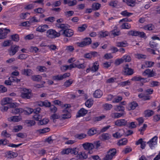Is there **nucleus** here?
<instances>
[{
  "mask_svg": "<svg viewBox=\"0 0 160 160\" xmlns=\"http://www.w3.org/2000/svg\"><path fill=\"white\" fill-rule=\"evenodd\" d=\"M21 96L24 99H30L32 97L31 91L26 88H23L21 92Z\"/></svg>",
  "mask_w": 160,
  "mask_h": 160,
  "instance_id": "423d86ee",
  "label": "nucleus"
},
{
  "mask_svg": "<svg viewBox=\"0 0 160 160\" xmlns=\"http://www.w3.org/2000/svg\"><path fill=\"white\" fill-rule=\"evenodd\" d=\"M52 79L54 80L57 81L61 80L63 79L62 75H59L53 76L52 77Z\"/></svg>",
  "mask_w": 160,
  "mask_h": 160,
  "instance_id": "13d9d810",
  "label": "nucleus"
},
{
  "mask_svg": "<svg viewBox=\"0 0 160 160\" xmlns=\"http://www.w3.org/2000/svg\"><path fill=\"white\" fill-rule=\"evenodd\" d=\"M99 65L98 62H96L93 63L91 68V71L92 72H95L98 71L99 68Z\"/></svg>",
  "mask_w": 160,
  "mask_h": 160,
  "instance_id": "a878e982",
  "label": "nucleus"
},
{
  "mask_svg": "<svg viewBox=\"0 0 160 160\" xmlns=\"http://www.w3.org/2000/svg\"><path fill=\"white\" fill-rule=\"evenodd\" d=\"M103 106L104 108L107 110H110L112 107V105L108 103H105L103 104Z\"/></svg>",
  "mask_w": 160,
  "mask_h": 160,
  "instance_id": "4d7b16f0",
  "label": "nucleus"
},
{
  "mask_svg": "<svg viewBox=\"0 0 160 160\" xmlns=\"http://www.w3.org/2000/svg\"><path fill=\"white\" fill-rule=\"evenodd\" d=\"M126 114L125 112H123L122 113L114 112L111 114V116L112 118H118L124 116Z\"/></svg>",
  "mask_w": 160,
  "mask_h": 160,
  "instance_id": "b1692460",
  "label": "nucleus"
},
{
  "mask_svg": "<svg viewBox=\"0 0 160 160\" xmlns=\"http://www.w3.org/2000/svg\"><path fill=\"white\" fill-rule=\"evenodd\" d=\"M92 100L91 99H89L87 100L85 103V105L88 108H90L93 105Z\"/></svg>",
  "mask_w": 160,
  "mask_h": 160,
  "instance_id": "a18cd8bd",
  "label": "nucleus"
},
{
  "mask_svg": "<svg viewBox=\"0 0 160 160\" xmlns=\"http://www.w3.org/2000/svg\"><path fill=\"white\" fill-rule=\"evenodd\" d=\"M32 71L30 69H24L22 70V74L27 76H30L32 73Z\"/></svg>",
  "mask_w": 160,
  "mask_h": 160,
  "instance_id": "cd10ccee",
  "label": "nucleus"
},
{
  "mask_svg": "<svg viewBox=\"0 0 160 160\" xmlns=\"http://www.w3.org/2000/svg\"><path fill=\"white\" fill-rule=\"evenodd\" d=\"M137 123L135 122H130L128 121L127 127L130 128H134L136 127Z\"/></svg>",
  "mask_w": 160,
  "mask_h": 160,
  "instance_id": "a19ab883",
  "label": "nucleus"
},
{
  "mask_svg": "<svg viewBox=\"0 0 160 160\" xmlns=\"http://www.w3.org/2000/svg\"><path fill=\"white\" fill-rule=\"evenodd\" d=\"M139 34H140V32L136 31L131 30L128 33V35L132 36H137Z\"/></svg>",
  "mask_w": 160,
  "mask_h": 160,
  "instance_id": "f704fd0d",
  "label": "nucleus"
},
{
  "mask_svg": "<svg viewBox=\"0 0 160 160\" xmlns=\"http://www.w3.org/2000/svg\"><path fill=\"white\" fill-rule=\"evenodd\" d=\"M18 103L16 102L12 103L10 104V108H12L11 110V112L14 114L22 113L24 112H26V110H24L22 108H16V107L17 106Z\"/></svg>",
  "mask_w": 160,
  "mask_h": 160,
  "instance_id": "f257e3e1",
  "label": "nucleus"
},
{
  "mask_svg": "<svg viewBox=\"0 0 160 160\" xmlns=\"http://www.w3.org/2000/svg\"><path fill=\"white\" fill-rule=\"evenodd\" d=\"M123 71L124 74L125 75H131L134 73L133 69L129 68L128 64H126L124 67Z\"/></svg>",
  "mask_w": 160,
  "mask_h": 160,
  "instance_id": "6e6552de",
  "label": "nucleus"
},
{
  "mask_svg": "<svg viewBox=\"0 0 160 160\" xmlns=\"http://www.w3.org/2000/svg\"><path fill=\"white\" fill-rule=\"evenodd\" d=\"M21 119L20 117L18 116H14L10 117L9 118V121L11 122H17L19 121Z\"/></svg>",
  "mask_w": 160,
  "mask_h": 160,
  "instance_id": "c756f323",
  "label": "nucleus"
},
{
  "mask_svg": "<svg viewBox=\"0 0 160 160\" xmlns=\"http://www.w3.org/2000/svg\"><path fill=\"white\" fill-rule=\"evenodd\" d=\"M42 78V77L40 75H34L32 77V79L34 81H39Z\"/></svg>",
  "mask_w": 160,
  "mask_h": 160,
  "instance_id": "8fccbe9b",
  "label": "nucleus"
},
{
  "mask_svg": "<svg viewBox=\"0 0 160 160\" xmlns=\"http://www.w3.org/2000/svg\"><path fill=\"white\" fill-rule=\"evenodd\" d=\"M92 41H83L81 42H78L77 43V46L80 47H83L85 46L89 45L91 44Z\"/></svg>",
  "mask_w": 160,
  "mask_h": 160,
  "instance_id": "4be33fe9",
  "label": "nucleus"
},
{
  "mask_svg": "<svg viewBox=\"0 0 160 160\" xmlns=\"http://www.w3.org/2000/svg\"><path fill=\"white\" fill-rule=\"evenodd\" d=\"M132 150V149L130 147L127 146L124 150H123V152L125 154H127L131 152Z\"/></svg>",
  "mask_w": 160,
  "mask_h": 160,
  "instance_id": "774afa93",
  "label": "nucleus"
},
{
  "mask_svg": "<svg viewBox=\"0 0 160 160\" xmlns=\"http://www.w3.org/2000/svg\"><path fill=\"white\" fill-rule=\"evenodd\" d=\"M158 138L157 136H155L147 142V143L149 145L151 149H153L154 146L157 144Z\"/></svg>",
  "mask_w": 160,
  "mask_h": 160,
  "instance_id": "1a4fd4ad",
  "label": "nucleus"
},
{
  "mask_svg": "<svg viewBox=\"0 0 160 160\" xmlns=\"http://www.w3.org/2000/svg\"><path fill=\"white\" fill-rule=\"evenodd\" d=\"M144 113L145 117H150L154 114V112L152 110H147L145 111Z\"/></svg>",
  "mask_w": 160,
  "mask_h": 160,
  "instance_id": "2f4dec72",
  "label": "nucleus"
},
{
  "mask_svg": "<svg viewBox=\"0 0 160 160\" xmlns=\"http://www.w3.org/2000/svg\"><path fill=\"white\" fill-rule=\"evenodd\" d=\"M115 110L117 111H124V107L122 106L117 105L115 108Z\"/></svg>",
  "mask_w": 160,
  "mask_h": 160,
  "instance_id": "052dcab7",
  "label": "nucleus"
},
{
  "mask_svg": "<svg viewBox=\"0 0 160 160\" xmlns=\"http://www.w3.org/2000/svg\"><path fill=\"white\" fill-rule=\"evenodd\" d=\"M19 48V47L18 46L16 45L11 46L10 50H8L9 55L11 56L15 55L18 51Z\"/></svg>",
  "mask_w": 160,
  "mask_h": 160,
  "instance_id": "9d476101",
  "label": "nucleus"
},
{
  "mask_svg": "<svg viewBox=\"0 0 160 160\" xmlns=\"http://www.w3.org/2000/svg\"><path fill=\"white\" fill-rule=\"evenodd\" d=\"M128 45V43L125 41L124 42H117L116 43V46L118 47H126Z\"/></svg>",
  "mask_w": 160,
  "mask_h": 160,
  "instance_id": "c03bdc74",
  "label": "nucleus"
},
{
  "mask_svg": "<svg viewBox=\"0 0 160 160\" xmlns=\"http://www.w3.org/2000/svg\"><path fill=\"white\" fill-rule=\"evenodd\" d=\"M78 159L83 160L88 158V155L84 152H80L76 156Z\"/></svg>",
  "mask_w": 160,
  "mask_h": 160,
  "instance_id": "aec40b11",
  "label": "nucleus"
},
{
  "mask_svg": "<svg viewBox=\"0 0 160 160\" xmlns=\"http://www.w3.org/2000/svg\"><path fill=\"white\" fill-rule=\"evenodd\" d=\"M116 153L115 148H111L107 152V154L103 158V160H111Z\"/></svg>",
  "mask_w": 160,
  "mask_h": 160,
  "instance_id": "7ed1b4c3",
  "label": "nucleus"
},
{
  "mask_svg": "<svg viewBox=\"0 0 160 160\" xmlns=\"http://www.w3.org/2000/svg\"><path fill=\"white\" fill-rule=\"evenodd\" d=\"M111 32H112V34L114 37L118 36L121 34L120 31L117 30L116 29H114L113 30H112Z\"/></svg>",
  "mask_w": 160,
  "mask_h": 160,
  "instance_id": "37998d69",
  "label": "nucleus"
},
{
  "mask_svg": "<svg viewBox=\"0 0 160 160\" xmlns=\"http://www.w3.org/2000/svg\"><path fill=\"white\" fill-rule=\"evenodd\" d=\"M1 136H3L4 137L9 138L11 136V134L8 133L6 130H4L2 132Z\"/></svg>",
  "mask_w": 160,
  "mask_h": 160,
  "instance_id": "bf43d9fd",
  "label": "nucleus"
},
{
  "mask_svg": "<svg viewBox=\"0 0 160 160\" xmlns=\"http://www.w3.org/2000/svg\"><path fill=\"white\" fill-rule=\"evenodd\" d=\"M150 45L151 48L155 49H157V47L158 46V43L156 42L152 41L150 42Z\"/></svg>",
  "mask_w": 160,
  "mask_h": 160,
  "instance_id": "de8ad7c7",
  "label": "nucleus"
},
{
  "mask_svg": "<svg viewBox=\"0 0 160 160\" xmlns=\"http://www.w3.org/2000/svg\"><path fill=\"white\" fill-rule=\"evenodd\" d=\"M96 134H99V130L96 128H92L89 129L88 132V134L89 136H92Z\"/></svg>",
  "mask_w": 160,
  "mask_h": 160,
  "instance_id": "a211bd4d",
  "label": "nucleus"
},
{
  "mask_svg": "<svg viewBox=\"0 0 160 160\" xmlns=\"http://www.w3.org/2000/svg\"><path fill=\"white\" fill-rule=\"evenodd\" d=\"M25 123L28 125V127H31L34 125L35 124V122L33 120H27L25 121Z\"/></svg>",
  "mask_w": 160,
  "mask_h": 160,
  "instance_id": "79ce46f5",
  "label": "nucleus"
},
{
  "mask_svg": "<svg viewBox=\"0 0 160 160\" xmlns=\"http://www.w3.org/2000/svg\"><path fill=\"white\" fill-rule=\"evenodd\" d=\"M48 28V26L47 25L44 24L43 25L39 26L37 28L36 30L40 32H43L46 31Z\"/></svg>",
  "mask_w": 160,
  "mask_h": 160,
  "instance_id": "412c9836",
  "label": "nucleus"
},
{
  "mask_svg": "<svg viewBox=\"0 0 160 160\" xmlns=\"http://www.w3.org/2000/svg\"><path fill=\"white\" fill-rule=\"evenodd\" d=\"M88 27L87 24H84L81 26L78 27V28L77 31L79 32H82L84 31Z\"/></svg>",
  "mask_w": 160,
  "mask_h": 160,
  "instance_id": "473e14b6",
  "label": "nucleus"
},
{
  "mask_svg": "<svg viewBox=\"0 0 160 160\" xmlns=\"http://www.w3.org/2000/svg\"><path fill=\"white\" fill-rule=\"evenodd\" d=\"M111 126L110 125H107L102 128L101 130H99V134L101 133H102L106 131Z\"/></svg>",
  "mask_w": 160,
  "mask_h": 160,
  "instance_id": "603ef678",
  "label": "nucleus"
},
{
  "mask_svg": "<svg viewBox=\"0 0 160 160\" xmlns=\"http://www.w3.org/2000/svg\"><path fill=\"white\" fill-rule=\"evenodd\" d=\"M142 74L144 76L147 75L148 77L149 78L153 77L156 75V73L153 70H151V69H146Z\"/></svg>",
  "mask_w": 160,
  "mask_h": 160,
  "instance_id": "4468645a",
  "label": "nucleus"
},
{
  "mask_svg": "<svg viewBox=\"0 0 160 160\" xmlns=\"http://www.w3.org/2000/svg\"><path fill=\"white\" fill-rule=\"evenodd\" d=\"M55 26L58 28L62 29L59 31L60 33L61 32H63L65 29L69 28L70 27L69 25L64 23H56Z\"/></svg>",
  "mask_w": 160,
  "mask_h": 160,
  "instance_id": "f8f14e48",
  "label": "nucleus"
},
{
  "mask_svg": "<svg viewBox=\"0 0 160 160\" xmlns=\"http://www.w3.org/2000/svg\"><path fill=\"white\" fill-rule=\"evenodd\" d=\"M74 14L73 11H69L65 12V15L66 17H70L72 16Z\"/></svg>",
  "mask_w": 160,
  "mask_h": 160,
  "instance_id": "0e129e2a",
  "label": "nucleus"
},
{
  "mask_svg": "<svg viewBox=\"0 0 160 160\" xmlns=\"http://www.w3.org/2000/svg\"><path fill=\"white\" fill-rule=\"evenodd\" d=\"M61 35L60 32H57L55 30L50 29L47 31V36L51 38H55L59 37Z\"/></svg>",
  "mask_w": 160,
  "mask_h": 160,
  "instance_id": "20e7f679",
  "label": "nucleus"
},
{
  "mask_svg": "<svg viewBox=\"0 0 160 160\" xmlns=\"http://www.w3.org/2000/svg\"><path fill=\"white\" fill-rule=\"evenodd\" d=\"M122 58L123 62H129L131 60V58L129 55H125L122 57Z\"/></svg>",
  "mask_w": 160,
  "mask_h": 160,
  "instance_id": "5fc2aeb1",
  "label": "nucleus"
},
{
  "mask_svg": "<svg viewBox=\"0 0 160 160\" xmlns=\"http://www.w3.org/2000/svg\"><path fill=\"white\" fill-rule=\"evenodd\" d=\"M115 123V125L118 127L126 126L127 127L128 121L125 119H120L117 120Z\"/></svg>",
  "mask_w": 160,
  "mask_h": 160,
  "instance_id": "9b49d317",
  "label": "nucleus"
},
{
  "mask_svg": "<svg viewBox=\"0 0 160 160\" xmlns=\"http://www.w3.org/2000/svg\"><path fill=\"white\" fill-rule=\"evenodd\" d=\"M73 31L72 30L68 28L63 31L62 35L64 37H70L73 35Z\"/></svg>",
  "mask_w": 160,
  "mask_h": 160,
  "instance_id": "ddd939ff",
  "label": "nucleus"
},
{
  "mask_svg": "<svg viewBox=\"0 0 160 160\" xmlns=\"http://www.w3.org/2000/svg\"><path fill=\"white\" fill-rule=\"evenodd\" d=\"M121 14L123 17H129L132 15L133 13L128 12L127 10H125L122 12H121Z\"/></svg>",
  "mask_w": 160,
  "mask_h": 160,
  "instance_id": "49530a36",
  "label": "nucleus"
},
{
  "mask_svg": "<svg viewBox=\"0 0 160 160\" xmlns=\"http://www.w3.org/2000/svg\"><path fill=\"white\" fill-rule=\"evenodd\" d=\"M10 32L9 29L1 28H0V39H4L6 38L7 34Z\"/></svg>",
  "mask_w": 160,
  "mask_h": 160,
  "instance_id": "0eeeda50",
  "label": "nucleus"
},
{
  "mask_svg": "<svg viewBox=\"0 0 160 160\" xmlns=\"http://www.w3.org/2000/svg\"><path fill=\"white\" fill-rule=\"evenodd\" d=\"M138 106V104L135 101L129 103L127 106V108L129 111L134 110Z\"/></svg>",
  "mask_w": 160,
  "mask_h": 160,
  "instance_id": "dca6fc26",
  "label": "nucleus"
},
{
  "mask_svg": "<svg viewBox=\"0 0 160 160\" xmlns=\"http://www.w3.org/2000/svg\"><path fill=\"white\" fill-rule=\"evenodd\" d=\"M78 151L79 149L77 148H69L63 150L61 152V153L62 154L70 153L71 154L76 155L78 153Z\"/></svg>",
  "mask_w": 160,
  "mask_h": 160,
  "instance_id": "39448f33",
  "label": "nucleus"
},
{
  "mask_svg": "<svg viewBox=\"0 0 160 160\" xmlns=\"http://www.w3.org/2000/svg\"><path fill=\"white\" fill-rule=\"evenodd\" d=\"M73 81L71 79L67 80L64 82L63 86L66 88L69 87L73 83Z\"/></svg>",
  "mask_w": 160,
  "mask_h": 160,
  "instance_id": "e433bc0d",
  "label": "nucleus"
},
{
  "mask_svg": "<svg viewBox=\"0 0 160 160\" xmlns=\"http://www.w3.org/2000/svg\"><path fill=\"white\" fill-rule=\"evenodd\" d=\"M64 107L65 108L63 110L62 112L64 114L62 115V118L64 119L70 118L71 117V115L70 113V109L69 108L71 107V105L69 104H65Z\"/></svg>",
  "mask_w": 160,
  "mask_h": 160,
  "instance_id": "f03ea898",
  "label": "nucleus"
},
{
  "mask_svg": "<svg viewBox=\"0 0 160 160\" xmlns=\"http://www.w3.org/2000/svg\"><path fill=\"white\" fill-rule=\"evenodd\" d=\"M131 27V25L128 23H123L121 26L122 29H129Z\"/></svg>",
  "mask_w": 160,
  "mask_h": 160,
  "instance_id": "ea45409f",
  "label": "nucleus"
},
{
  "mask_svg": "<svg viewBox=\"0 0 160 160\" xmlns=\"http://www.w3.org/2000/svg\"><path fill=\"white\" fill-rule=\"evenodd\" d=\"M122 99V97L118 96L117 97L114 98L112 100V102L113 103H118Z\"/></svg>",
  "mask_w": 160,
  "mask_h": 160,
  "instance_id": "338daca9",
  "label": "nucleus"
},
{
  "mask_svg": "<svg viewBox=\"0 0 160 160\" xmlns=\"http://www.w3.org/2000/svg\"><path fill=\"white\" fill-rule=\"evenodd\" d=\"M136 4L135 0H128L127 5L131 7L134 6Z\"/></svg>",
  "mask_w": 160,
  "mask_h": 160,
  "instance_id": "e2e57ef3",
  "label": "nucleus"
},
{
  "mask_svg": "<svg viewBox=\"0 0 160 160\" xmlns=\"http://www.w3.org/2000/svg\"><path fill=\"white\" fill-rule=\"evenodd\" d=\"M33 11L35 14H42L45 12L44 9L41 8H35Z\"/></svg>",
  "mask_w": 160,
  "mask_h": 160,
  "instance_id": "72a5a7b5",
  "label": "nucleus"
},
{
  "mask_svg": "<svg viewBox=\"0 0 160 160\" xmlns=\"http://www.w3.org/2000/svg\"><path fill=\"white\" fill-rule=\"evenodd\" d=\"M8 79L11 81L12 82H15L18 83L20 82V80L18 79L17 78L14 76H11L8 78Z\"/></svg>",
  "mask_w": 160,
  "mask_h": 160,
  "instance_id": "3c124183",
  "label": "nucleus"
},
{
  "mask_svg": "<svg viewBox=\"0 0 160 160\" xmlns=\"http://www.w3.org/2000/svg\"><path fill=\"white\" fill-rule=\"evenodd\" d=\"M111 137V135L108 133H103L100 137V139L102 141L108 140Z\"/></svg>",
  "mask_w": 160,
  "mask_h": 160,
  "instance_id": "5701e85b",
  "label": "nucleus"
},
{
  "mask_svg": "<svg viewBox=\"0 0 160 160\" xmlns=\"http://www.w3.org/2000/svg\"><path fill=\"white\" fill-rule=\"evenodd\" d=\"M88 112L87 110L83 108H81L78 111L76 115V117L78 118L81 117H83Z\"/></svg>",
  "mask_w": 160,
  "mask_h": 160,
  "instance_id": "2eb2a0df",
  "label": "nucleus"
},
{
  "mask_svg": "<svg viewBox=\"0 0 160 160\" xmlns=\"http://www.w3.org/2000/svg\"><path fill=\"white\" fill-rule=\"evenodd\" d=\"M87 136V135L85 134L82 133L80 134H76L75 135V137L76 138L79 139H82L85 138Z\"/></svg>",
  "mask_w": 160,
  "mask_h": 160,
  "instance_id": "58836bf2",
  "label": "nucleus"
},
{
  "mask_svg": "<svg viewBox=\"0 0 160 160\" xmlns=\"http://www.w3.org/2000/svg\"><path fill=\"white\" fill-rule=\"evenodd\" d=\"M12 102V99L10 98H3L2 100L1 104L2 105H5L8 104V106L10 107V104Z\"/></svg>",
  "mask_w": 160,
  "mask_h": 160,
  "instance_id": "6ab92c4d",
  "label": "nucleus"
},
{
  "mask_svg": "<svg viewBox=\"0 0 160 160\" xmlns=\"http://www.w3.org/2000/svg\"><path fill=\"white\" fill-rule=\"evenodd\" d=\"M154 64V62L151 61H146L145 64L142 65V68H149L152 66Z\"/></svg>",
  "mask_w": 160,
  "mask_h": 160,
  "instance_id": "bb28decb",
  "label": "nucleus"
},
{
  "mask_svg": "<svg viewBox=\"0 0 160 160\" xmlns=\"http://www.w3.org/2000/svg\"><path fill=\"white\" fill-rule=\"evenodd\" d=\"M103 94L102 92L100 89L96 90L93 94V96L96 98H101Z\"/></svg>",
  "mask_w": 160,
  "mask_h": 160,
  "instance_id": "393cba45",
  "label": "nucleus"
},
{
  "mask_svg": "<svg viewBox=\"0 0 160 160\" xmlns=\"http://www.w3.org/2000/svg\"><path fill=\"white\" fill-rule=\"evenodd\" d=\"M128 142V140L126 138H123L120 140L118 142V145L120 146L126 144Z\"/></svg>",
  "mask_w": 160,
  "mask_h": 160,
  "instance_id": "4c0bfd02",
  "label": "nucleus"
},
{
  "mask_svg": "<svg viewBox=\"0 0 160 160\" xmlns=\"http://www.w3.org/2000/svg\"><path fill=\"white\" fill-rule=\"evenodd\" d=\"M154 28V26L152 24H148L146 26H145L143 28L145 30H152Z\"/></svg>",
  "mask_w": 160,
  "mask_h": 160,
  "instance_id": "864d4df0",
  "label": "nucleus"
},
{
  "mask_svg": "<svg viewBox=\"0 0 160 160\" xmlns=\"http://www.w3.org/2000/svg\"><path fill=\"white\" fill-rule=\"evenodd\" d=\"M17 155L18 154L17 153L9 151L7 152V156L8 158H12L16 157Z\"/></svg>",
  "mask_w": 160,
  "mask_h": 160,
  "instance_id": "c85d7f7f",
  "label": "nucleus"
},
{
  "mask_svg": "<svg viewBox=\"0 0 160 160\" xmlns=\"http://www.w3.org/2000/svg\"><path fill=\"white\" fill-rule=\"evenodd\" d=\"M55 18L54 17H50L45 19V21L49 22H53L55 21Z\"/></svg>",
  "mask_w": 160,
  "mask_h": 160,
  "instance_id": "6e6d98bb",
  "label": "nucleus"
},
{
  "mask_svg": "<svg viewBox=\"0 0 160 160\" xmlns=\"http://www.w3.org/2000/svg\"><path fill=\"white\" fill-rule=\"evenodd\" d=\"M36 69L41 72H44L46 71L47 68L44 66H38L36 68Z\"/></svg>",
  "mask_w": 160,
  "mask_h": 160,
  "instance_id": "09e8293b",
  "label": "nucleus"
},
{
  "mask_svg": "<svg viewBox=\"0 0 160 160\" xmlns=\"http://www.w3.org/2000/svg\"><path fill=\"white\" fill-rule=\"evenodd\" d=\"M49 122V120L47 118H44L39 121V123L40 125H43L47 124Z\"/></svg>",
  "mask_w": 160,
  "mask_h": 160,
  "instance_id": "69168bd1",
  "label": "nucleus"
},
{
  "mask_svg": "<svg viewBox=\"0 0 160 160\" xmlns=\"http://www.w3.org/2000/svg\"><path fill=\"white\" fill-rule=\"evenodd\" d=\"M82 146L84 149L86 150H92L94 148V145L90 143L86 142L82 144Z\"/></svg>",
  "mask_w": 160,
  "mask_h": 160,
  "instance_id": "f3484780",
  "label": "nucleus"
},
{
  "mask_svg": "<svg viewBox=\"0 0 160 160\" xmlns=\"http://www.w3.org/2000/svg\"><path fill=\"white\" fill-rule=\"evenodd\" d=\"M22 128V127L21 125H18L14 127L13 130V131L15 132H18Z\"/></svg>",
  "mask_w": 160,
  "mask_h": 160,
  "instance_id": "680f3d73",
  "label": "nucleus"
},
{
  "mask_svg": "<svg viewBox=\"0 0 160 160\" xmlns=\"http://www.w3.org/2000/svg\"><path fill=\"white\" fill-rule=\"evenodd\" d=\"M99 37L104 38L108 36L109 34V33L107 31H100L98 32Z\"/></svg>",
  "mask_w": 160,
  "mask_h": 160,
  "instance_id": "7c9ffc66",
  "label": "nucleus"
},
{
  "mask_svg": "<svg viewBox=\"0 0 160 160\" xmlns=\"http://www.w3.org/2000/svg\"><path fill=\"white\" fill-rule=\"evenodd\" d=\"M101 7V4L98 3H93L92 6V9L94 11L98 10Z\"/></svg>",
  "mask_w": 160,
  "mask_h": 160,
  "instance_id": "c9c22d12",
  "label": "nucleus"
}]
</instances>
